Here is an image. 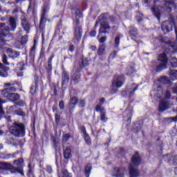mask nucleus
Instances as JSON below:
<instances>
[{"instance_id": "13", "label": "nucleus", "mask_w": 177, "mask_h": 177, "mask_svg": "<svg viewBox=\"0 0 177 177\" xmlns=\"http://www.w3.org/2000/svg\"><path fill=\"white\" fill-rule=\"evenodd\" d=\"M46 23V9L44 8L42 10V12L41 14V19L39 22V28L41 30V31H44V28H45V26H44V24Z\"/></svg>"}, {"instance_id": "54", "label": "nucleus", "mask_w": 177, "mask_h": 177, "mask_svg": "<svg viewBox=\"0 0 177 177\" xmlns=\"http://www.w3.org/2000/svg\"><path fill=\"white\" fill-rule=\"evenodd\" d=\"M35 55V46L31 48L30 50V56H34Z\"/></svg>"}, {"instance_id": "57", "label": "nucleus", "mask_w": 177, "mask_h": 177, "mask_svg": "<svg viewBox=\"0 0 177 177\" xmlns=\"http://www.w3.org/2000/svg\"><path fill=\"white\" fill-rule=\"evenodd\" d=\"M28 176L34 177V171H32V169H30L28 172Z\"/></svg>"}, {"instance_id": "43", "label": "nucleus", "mask_w": 177, "mask_h": 177, "mask_svg": "<svg viewBox=\"0 0 177 177\" xmlns=\"http://www.w3.org/2000/svg\"><path fill=\"white\" fill-rule=\"evenodd\" d=\"M166 45L168 46V48H169V50L171 49H174V42L171 41H166ZM174 50H170V52H173Z\"/></svg>"}, {"instance_id": "37", "label": "nucleus", "mask_w": 177, "mask_h": 177, "mask_svg": "<svg viewBox=\"0 0 177 177\" xmlns=\"http://www.w3.org/2000/svg\"><path fill=\"white\" fill-rule=\"evenodd\" d=\"M3 103H5V102L0 98V118L1 115H3V114H5V111H3V106H2V104H3Z\"/></svg>"}, {"instance_id": "12", "label": "nucleus", "mask_w": 177, "mask_h": 177, "mask_svg": "<svg viewBox=\"0 0 177 177\" xmlns=\"http://www.w3.org/2000/svg\"><path fill=\"white\" fill-rule=\"evenodd\" d=\"M169 109V102L168 100L163 99L161 100L159 104L158 111L160 113H162V111H165Z\"/></svg>"}, {"instance_id": "34", "label": "nucleus", "mask_w": 177, "mask_h": 177, "mask_svg": "<svg viewBox=\"0 0 177 177\" xmlns=\"http://www.w3.org/2000/svg\"><path fill=\"white\" fill-rule=\"evenodd\" d=\"M170 63H171V67H173V68H177V59H176V57H172L170 59Z\"/></svg>"}, {"instance_id": "18", "label": "nucleus", "mask_w": 177, "mask_h": 177, "mask_svg": "<svg viewBox=\"0 0 177 177\" xmlns=\"http://www.w3.org/2000/svg\"><path fill=\"white\" fill-rule=\"evenodd\" d=\"M28 41V36L25 35L22 37L21 41H17V44H21V46H17V49H23L24 48V45L27 44Z\"/></svg>"}, {"instance_id": "22", "label": "nucleus", "mask_w": 177, "mask_h": 177, "mask_svg": "<svg viewBox=\"0 0 177 177\" xmlns=\"http://www.w3.org/2000/svg\"><path fill=\"white\" fill-rule=\"evenodd\" d=\"M58 177H73V176L67 169H62L61 173H58Z\"/></svg>"}, {"instance_id": "58", "label": "nucleus", "mask_w": 177, "mask_h": 177, "mask_svg": "<svg viewBox=\"0 0 177 177\" xmlns=\"http://www.w3.org/2000/svg\"><path fill=\"white\" fill-rule=\"evenodd\" d=\"M171 91H166V93H165V97L166 99H171Z\"/></svg>"}, {"instance_id": "55", "label": "nucleus", "mask_w": 177, "mask_h": 177, "mask_svg": "<svg viewBox=\"0 0 177 177\" xmlns=\"http://www.w3.org/2000/svg\"><path fill=\"white\" fill-rule=\"evenodd\" d=\"M55 122L56 124H59L60 122V115L57 113L55 114Z\"/></svg>"}, {"instance_id": "16", "label": "nucleus", "mask_w": 177, "mask_h": 177, "mask_svg": "<svg viewBox=\"0 0 177 177\" xmlns=\"http://www.w3.org/2000/svg\"><path fill=\"white\" fill-rule=\"evenodd\" d=\"M81 129L84 135V138L86 145H91V137H89V135L86 133V129H85V127H82Z\"/></svg>"}, {"instance_id": "17", "label": "nucleus", "mask_w": 177, "mask_h": 177, "mask_svg": "<svg viewBox=\"0 0 177 177\" xmlns=\"http://www.w3.org/2000/svg\"><path fill=\"white\" fill-rule=\"evenodd\" d=\"M16 21H17V16L15 17H10L9 19L10 26L11 28V31H15L16 30Z\"/></svg>"}, {"instance_id": "36", "label": "nucleus", "mask_w": 177, "mask_h": 177, "mask_svg": "<svg viewBox=\"0 0 177 177\" xmlns=\"http://www.w3.org/2000/svg\"><path fill=\"white\" fill-rule=\"evenodd\" d=\"M127 73L128 75H132L133 74H135V73H136V71L135 70V68H133V66H130L127 68Z\"/></svg>"}, {"instance_id": "10", "label": "nucleus", "mask_w": 177, "mask_h": 177, "mask_svg": "<svg viewBox=\"0 0 177 177\" xmlns=\"http://www.w3.org/2000/svg\"><path fill=\"white\" fill-rule=\"evenodd\" d=\"M124 81H125V77L122 75H119L116 78H115L112 82L113 90L115 92H117V91L118 90L115 88H121V86L124 85Z\"/></svg>"}, {"instance_id": "4", "label": "nucleus", "mask_w": 177, "mask_h": 177, "mask_svg": "<svg viewBox=\"0 0 177 177\" xmlns=\"http://www.w3.org/2000/svg\"><path fill=\"white\" fill-rule=\"evenodd\" d=\"M10 132L16 138H24L26 136V125L21 122H14L10 127Z\"/></svg>"}, {"instance_id": "2", "label": "nucleus", "mask_w": 177, "mask_h": 177, "mask_svg": "<svg viewBox=\"0 0 177 177\" xmlns=\"http://www.w3.org/2000/svg\"><path fill=\"white\" fill-rule=\"evenodd\" d=\"M109 20L110 21H114V17H110L109 14H102L101 15L98 19L95 21V24L93 27V30H96V28L99 27V24H100L99 34H109V30L111 28L109 24Z\"/></svg>"}, {"instance_id": "39", "label": "nucleus", "mask_w": 177, "mask_h": 177, "mask_svg": "<svg viewBox=\"0 0 177 177\" xmlns=\"http://www.w3.org/2000/svg\"><path fill=\"white\" fill-rule=\"evenodd\" d=\"M71 138V136H70L69 133H65L63 135L62 137V142L63 143H66V142H68V140Z\"/></svg>"}, {"instance_id": "7", "label": "nucleus", "mask_w": 177, "mask_h": 177, "mask_svg": "<svg viewBox=\"0 0 177 177\" xmlns=\"http://www.w3.org/2000/svg\"><path fill=\"white\" fill-rule=\"evenodd\" d=\"M16 83L15 82H9L5 83L4 86H6L5 89L0 91V94L3 97H6V99H9V96H10V92H16Z\"/></svg>"}, {"instance_id": "56", "label": "nucleus", "mask_w": 177, "mask_h": 177, "mask_svg": "<svg viewBox=\"0 0 177 177\" xmlns=\"http://www.w3.org/2000/svg\"><path fill=\"white\" fill-rule=\"evenodd\" d=\"M89 35H90V37H95L96 36V30L95 29H93L90 32Z\"/></svg>"}, {"instance_id": "61", "label": "nucleus", "mask_w": 177, "mask_h": 177, "mask_svg": "<svg viewBox=\"0 0 177 177\" xmlns=\"http://www.w3.org/2000/svg\"><path fill=\"white\" fill-rule=\"evenodd\" d=\"M117 56V51H113L111 55H110V57L111 59H114V57H115Z\"/></svg>"}, {"instance_id": "25", "label": "nucleus", "mask_w": 177, "mask_h": 177, "mask_svg": "<svg viewBox=\"0 0 177 177\" xmlns=\"http://www.w3.org/2000/svg\"><path fill=\"white\" fill-rule=\"evenodd\" d=\"M129 33L131 37L136 38L138 37V29L135 28V26H129Z\"/></svg>"}, {"instance_id": "32", "label": "nucleus", "mask_w": 177, "mask_h": 177, "mask_svg": "<svg viewBox=\"0 0 177 177\" xmlns=\"http://www.w3.org/2000/svg\"><path fill=\"white\" fill-rule=\"evenodd\" d=\"M86 66H89V61L86 58H84L82 60L80 67V68H84Z\"/></svg>"}, {"instance_id": "24", "label": "nucleus", "mask_w": 177, "mask_h": 177, "mask_svg": "<svg viewBox=\"0 0 177 177\" xmlns=\"http://www.w3.org/2000/svg\"><path fill=\"white\" fill-rule=\"evenodd\" d=\"M159 82H161L162 84H168L169 85H174V83L171 82L169 79H168V77L167 76H162L158 79Z\"/></svg>"}, {"instance_id": "5", "label": "nucleus", "mask_w": 177, "mask_h": 177, "mask_svg": "<svg viewBox=\"0 0 177 177\" xmlns=\"http://www.w3.org/2000/svg\"><path fill=\"white\" fill-rule=\"evenodd\" d=\"M10 32V28L6 26L5 23H0V55L3 53L5 50V45H6V40L4 39L8 37Z\"/></svg>"}, {"instance_id": "49", "label": "nucleus", "mask_w": 177, "mask_h": 177, "mask_svg": "<svg viewBox=\"0 0 177 177\" xmlns=\"http://www.w3.org/2000/svg\"><path fill=\"white\" fill-rule=\"evenodd\" d=\"M12 172H19L22 176H24V172H23V170L21 169H13Z\"/></svg>"}, {"instance_id": "64", "label": "nucleus", "mask_w": 177, "mask_h": 177, "mask_svg": "<svg viewBox=\"0 0 177 177\" xmlns=\"http://www.w3.org/2000/svg\"><path fill=\"white\" fill-rule=\"evenodd\" d=\"M53 113H57V106L56 105H53Z\"/></svg>"}, {"instance_id": "14", "label": "nucleus", "mask_w": 177, "mask_h": 177, "mask_svg": "<svg viewBox=\"0 0 177 177\" xmlns=\"http://www.w3.org/2000/svg\"><path fill=\"white\" fill-rule=\"evenodd\" d=\"M6 52L11 59H17L20 56V52L14 50L10 48L6 49Z\"/></svg>"}, {"instance_id": "62", "label": "nucleus", "mask_w": 177, "mask_h": 177, "mask_svg": "<svg viewBox=\"0 0 177 177\" xmlns=\"http://www.w3.org/2000/svg\"><path fill=\"white\" fill-rule=\"evenodd\" d=\"M138 86H136L133 89V91H130L129 92V95H130V96H132V95H133V93H135V91H138Z\"/></svg>"}, {"instance_id": "15", "label": "nucleus", "mask_w": 177, "mask_h": 177, "mask_svg": "<svg viewBox=\"0 0 177 177\" xmlns=\"http://www.w3.org/2000/svg\"><path fill=\"white\" fill-rule=\"evenodd\" d=\"M68 81H70V76L68 75V73L64 70L62 73V85H66V84H68Z\"/></svg>"}, {"instance_id": "42", "label": "nucleus", "mask_w": 177, "mask_h": 177, "mask_svg": "<svg viewBox=\"0 0 177 177\" xmlns=\"http://www.w3.org/2000/svg\"><path fill=\"white\" fill-rule=\"evenodd\" d=\"M2 62L5 66H9V62H8V56L6 55H2Z\"/></svg>"}, {"instance_id": "21", "label": "nucleus", "mask_w": 177, "mask_h": 177, "mask_svg": "<svg viewBox=\"0 0 177 177\" xmlns=\"http://www.w3.org/2000/svg\"><path fill=\"white\" fill-rule=\"evenodd\" d=\"M20 100V95L15 93H11L10 94V96L8 97V100H10L11 102H13L14 103H16L17 100Z\"/></svg>"}, {"instance_id": "3", "label": "nucleus", "mask_w": 177, "mask_h": 177, "mask_svg": "<svg viewBox=\"0 0 177 177\" xmlns=\"http://www.w3.org/2000/svg\"><path fill=\"white\" fill-rule=\"evenodd\" d=\"M140 162H142L140 156L139 155L138 152H136L131 158V163H130L129 166L130 177L139 176V171L138 170V167L140 165Z\"/></svg>"}, {"instance_id": "53", "label": "nucleus", "mask_w": 177, "mask_h": 177, "mask_svg": "<svg viewBox=\"0 0 177 177\" xmlns=\"http://www.w3.org/2000/svg\"><path fill=\"white\" fill-rule=\"evenodd\" d=\"M18 13H19V8L17 7L12 10V15L14 16V17H16Z\"/></svg>"}, {"instance_id": "63", "label": "nucleus", "mask_w": 177, "mask_h": 177, "mask_svg": "<svg viewBox=\"0 0 177 177\" xmlns=\"http://www.w3.org/2000/svg\"><path fill=\"white\" fill-rule=\"evenodd\" d=\"M105 99L104 97H102L100 100V105L102 106V104H104V102H105Z\"/></svg>"}, {"instance_id": "44", "label": "nucleus", "mask_w": 177, "mask_h": 177, "mask_svg": "<svg viewBox=\"0 0 177 177\" xmlns=\"http://www.w3.org/2000/svg\"><path fill=\"white\" fill-rule=\"evenodd\" d=\"M53 145L54 149H57V147L59 146V141H57V139H56V138H53Z\"/></svg>"}, {"instance_id": "23", "label": "nucleus", "mask_w": 177, "mask_h": 177, "mask_svg": "<svg viewBox=\"0 0 177 177\" xmlns=\"http://www.w3.org/2000/svg\"><path fill=\"white\" fill-rule=\"evenodd\" d=\"M71 154V148L67 147L65 150H64V157L65 160H70L72 157Z\"/></svg>"}, {"instance_id": "38", "label": "nucleus", "mask_w": 177, "mask_h": 177, "mask_svg": "<svg viewBox=\"0 0 177 177\" xmlns=\"http://www.w3.org/2000/svg\"><path fill=\"white\" fill-rule=\"evenodd\" d=\"M95 111L100 112V114L102 113V111L104 113L106 111V109L102 105L97 104L95 107Z\"/></svg>"}, {"instance_id": "20", "label": "nucleus", "mask_w": 177, "mask_h": 177, "mask_svg": "<svg viewBox=\"0 0 177 177\" xmlns=\"http://www.w3.org/2000/svg\"><path fill=\"white\" fill-rule=\"evenodd\" d=\"M55 59V55H52L50 56L47 61V65L46 66V70H48V73H52V61Z\"/></svg>"}, {"instance_id": "9", "label": "nucleus", "mask_w": 177, "mask_h": 177, "mask_svg": "<svg viewBox=\"0 0 177 177\" xmlns=\"http://www.w3.org/2000/svg\"><path fill=\"white\" fill-rule=\"evenodd\" d=\"M21 26L22 28L26 32V34L30 32V28H31V22L28 19H27V15L24 12H21Z\"/></svg>"}, {"instance_id": "35", "label": "nucleus", "mask_w": 177, "mask_h": 177, "mask_svg": "<svg viewBox=\"0 0 177 177\" xmlns=\"http://www.w3.org/2000/svg\"><path fill=\"white\" fill-rule=\"evenodd\" d=\"M100 120L102 121V122H107V120H109V118H107L106 116V111H102L100 113Z\"/></svg>"}, {"instance_id": "30", "label": "nucleus", "mask_w": 177, "mask_h": 177, "mask_svg": "<svg viewBox=\"0 0 177 177\" xmlns=\"http://www.w3.org/2000/svg\"><path fill=\"white\" fill-rule=\"evenodd\" d=\"M92 171V165L88 164L85 167V171L84 175L86 177H89V174H91V171Z\"/></svg>"}, {"instance_id": "46", "label": "nucleus", "mask_w": 177, "mask_h": 177, "mask_svg": "<svg viewBox=\"0 0 177 177\" xmlns=\"http://www.w3.org/2000/svg\"><path fill=\"white\" fill-rule=\"evenodd\" d=\"M8 74L6 71H0V77H3L4 78H6L8 77Z\"/></svg>"}, {"instance_id": "45", "label": "nucleus", "mask_w": 177, "mask_h": 177, "mask_svg": "<svg viewBox=\"0 0 177 177\" xmlns=\"http://www.w3.org/2000/svg\"><path fill=\"white\" fill-rule=\"evenodd\" d=\"M15 104H16L17 106H20L21 107H24V106H26V103H25L24 101H23V100L17 101V102H15Z\"/></svg>"}, {"instance_id": "50", "label": "nucleus", "mask_w": 177, "mask_h": 177, "mask_svg": "<svg viewBox=\"0 0 177 177\" xmlns=\"http://www.w3.org/2000/svg\"><path fill=\"white\" fill-rule=\"evenodd\" d=\"M79 107H85V100H80L78 102Z\"/></svg>"}, {"instance_id": "60", "label": "nucleus", "mask_w": 177, "mask_h": 177, "mask_svg": "<svg viewBox=\"0 0 177 177\" xmlns=\"http://www.w3.org/2000/svg\"><path fill=\"white\" fill-rule=\"evenodd\" d=\"M173 162L174 165H177V155L173 156Z\"/></svg>"}, {"instance_id": "26", "label": "nucleus", "mask_w": 177, "mask_h": 177, "mask_svg": "<svg viewBox=\"0 0 177 177\" xmlns=\"http://www.w3.org/2000/svg\"><path fill=\"white\" fill-rule=\"evenodd\" d=\"M0 169L2 171L12 169V165L6 162H0Z\"/></svg>"}, {"instance_id": "31", "label": "nucleus", "mask_w": 177, "mask_h": 177, "mask_svg": "<svg viewBox=\"0 0 177 177\" xmlns=\"http://www.w3.org/2000/svg\"><path fill=\"white\" fill-rule=\"evenodd\" d=\"M106 50V45L102 44L100 45L98 48L97 50V55L98 56H102L103 53H104V51Z\"/></svg>"}, {"instance_id": "52", "label": "nucleus", "mask_w": 177, "mask_h": 177, "mask_svg": "<svg viewBox=\"0 0 177 177\" xmlns=\"http://www.w3.org/2000/svg\"><path fill=\"white\" fill-rule=\"evenodd\" d=\"M46 171L48 174H52V173L53 172V169H52V166H50V165H47V166H46Z\"/></svg>"}, {"instance_id": "51", "label": "nucleus", "mask_w": 177, "mask_h": 177, "mask_svg": "<svg viewBox=\"0 0 177 177\" xmlns=\"http://www.w3.org/2000/svg\"><path fill=\"white\" fill-rule=\"evenodd\" d=\"M59 107L60 110H64V101L63 100L59 101Z\"/></svg>"}, {"instance_id": "1", "label": "nucleus", "mask_w": 177, "mask_h": 177, "mask_svg": "<svg viewBox=\"0 0 177 177\" xmlns=\"http://www.w3.org/2000/svg\"><path fill=\"white\" fill-rule=\"evenodd\" d=\"M144 3L147 6H152L151 11L153 16L160 21L161 19V10L162 8L169 13L174 6V0H145Z\"/></svg>"}, {"instance_id": "6", "label": "nucleus", "mask_w": 177, "mask_h": 177, "mask_svg": "<svg viewBox=\"0 0 177 177\" xmlns=\"http://www.w3.org/2000/svg\"><path fill=\"white\" fill-rule=\"evenodd\" d=\"M75 17L76 25L74 27V39H77V42H80V41H81V38H82V27L80 26V19L82 17V12H81L80 9L76 10Z\"/></svg>"}, {"instance_id": "29", "label": "nucleus", "mask_w": 177, "mask_h": 177, "mask_svg": "<svg viewBox=\"0 0 177 177\" xmlns=\"http://www.w3.org/2000/svg\"><path fill=\"white\" fill-rule=\"evenodd\" d=\"M14 164L17 167V168H19V169H21V168H23V165L24 164V160H23V158H19L18 160H15L14 161Z\"/></svg>"}, {"instance_id": "28", "label": "nucleus", "mask_w": 177, "mask_h": 177, "mask_svg": "<svg viewBox=\"0 0 177 177\" xmlns=\"http://www.w3.org/2000/svg\"><path fill=\"white\" fill-rule=\"evenodd\" d=\"M72 80L74 82V84H78L80 81H81V75H80V72H75L72 75Z\"/></svg>"}, {"instance_id": "11", "label": "nucleus", "mask_w": 177, "mask_h": 177, "mask_svg": "<svg viewBox=\"0 0 177 177\" xmlns=\"http://www.w3.org/2000/svg\"><path fill=\"white\" fill-rule=\"evenodd\" d=\"M174 26H175L174 21H165L162 23L161 28L165 34H168V32L172 31Z\"/></svg>"}, {"instance_id": "41", "label": "nucleus", "mask_w": 177, "mask_h": 177, "mask_svg": "<svg viewBox=\"0 0 177 177\" xmlns=\"http://www.w3.org/2000/svg\"><path fill=\"white\" fill-rule=\"evenodd\" d=\"M15 113L17 114V115H20L21 117H26V113H24L21 109L16 110Z\"/></svg>"}, {"instance_id": "40", "label": "nucleus", "mask_w": 177, "mask_h": 177, "mask_svg": "<svg viewBox=\"0 0 177 177\" xmlns=\"http://www.w3.org/2000/svg\"><path fill=\"white\" fill-rule=\"evenodd\" d=\"M77 103H78V97H73L72 98H71V104H73L74 107L77 106Z\"/></svg>"}, {"instance_id": "27", "label": "nucleus", "mask_w": 177, "mask_h": 177, "mask_svg": "<svg viewBox=\"0 0 177 177\" xmlns=\"http://www.w3.org/2000/svg\"><path fill=\"white\" fill-rule=\"evenodd\" d=\"M37 89H38V78L35 80V83L30 87V93L31 95H35V92H37Z\"/></svg>"}, {"instance_id": "33", "label": "nucleus", "mask_w": 177, "mask_h": 177, "mask_svg": "<svg viewBox=\"0 0 177 177\" xmlns=\"http://www.w3.org/2000/svg\"><path fill=\"white\" fill-rule=\"evenodd\" d=\"M164 158L167 162H171L174 160V156L172 153H167L164 156Z\"/></svg>"}, {"instance_id": "8", "label": "nucleus", "mask_w": 177, "mask_h": 177, "mask_svg": "<svg viewBox=\"0 0 177 177\" xmlns=\"http://www.w3.org/2000/svg\"><path fill=\"white\" fill-rule=\"evenodd\" d=\"M158 60L160 62V64L156 66V71L159 73V71H162V70L167 68V64H168L167 54H165V53L160 54Z\"/></svg>"}, {"instance_id": "59", "label": "nucleus", "mask_w": 177, "mask_h": 177, "mask_svg": "<svg viewBox=\"0 0 177 177\" xmlns=\"http://www.w3.org/2000/svg\"><path fill=\"white\" fill-rule=\"evenodd\" d=\"M75 49V47L74 46V44L69 46V48H68L69 52H74Z\"/></svg>"}, {"instance_id": "19", "label": "nucleus", "mask_w": 177, "mask_h": 177, "mask_svg": "<svg viewBox=\"0 0 177 177\" xmlns=\"http://www.w3.org/2000/svg\"><path fill=\"white\" fill-rule=\"evenodd\" d=\"M115 173L113 175L115 177H124V174H125V168H115Z\"/></svg>"}, {"instance_id": "48", "label": "nucleus", "mask_w": 177, "mask_h": 177, "mask_svg": "<svg viewBox=\"0 0 177 177\" xmlns=\"http://www.w3.org/2000/svg\"><path fill=\"white\" fill-rule=\"evenodd\" d=\"M119 45H120V36H117L115 39V46L116 48H118Z\"/></svg>"}, {"instance_id": "47", "label": "nucleus", "mask_w": 177, "mask_h": 177, "mask_svg": "<svg viewBox=\"0 0 177 177\" xmlns=\"http://www.w3.org/2000/svg\"><path fill=\"white\" fill-rule=\"evenodd\" d=\"M105 41H107V36H103L99 39L100 44H104Z\"/></svg>"}]
</instances>
